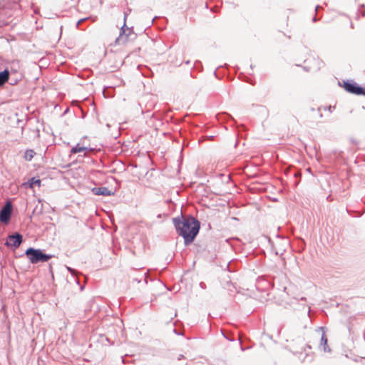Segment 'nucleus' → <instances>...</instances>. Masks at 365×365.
Here are the masks:
<instances>
[{"mask_svg": "<svg viewBox=\"0 0 365 365\" xmlns=\"http://www.w3.org/2000/svg\"><path fill=\"white\" fill-rule=\"evenodd\" d=\"M173 222L177 233L183 237L186 245L194 241L200 228V223L196 218L191 215L181 218L175 217Z\"/></svg>", "mask_w": 365, "mask_h": 365, "instance_id": "f257e3e1", "label": "nucleus"}, {"mask_svg": "<svg viewBox=\"0 0 365 365\" xmlns=\"http://www.w3.org/2000/svg\"><path fill=\"white\" fill-rule=\"evenodd\" d=\"M25 255L32 264L46 262L53 257L52 255L45 254L41 250L34 247L28 248L25 252Z\"/></svg>", "mask_w": 365, "mask_h": 365, "instance_id": "f03ea898", "label": "nucleus"}, {"mask_svg": "<svg viewBox=\"0 0 365 365\" xmlns=\"http://www.w3.org/2000/svg\"><path fill=\"white\" fill-rule=\"evenodd\" d=\"M126 18L127 14L125 13L124 24L120 28L118 37L115 41L116 45H124L130 39L132 36H135L133 29L126 26Z\"/></svg>", "mask_w": 365, "mask_h": 365, "instance_id": "7ed1b4c3", "label": "nucleus"}, {"mask_svg": "<svg viewBox=\"0 0 365 365\" xmlns=\"http://www.w3.org/2000/svg\"><path fill=\"white\" fill-rule=\"evenodd\" d=\"M344 89L350 93L358 96H365V88L359 86L356 83L353 81H344Z\"/></svg>", "mask_w": 365, "mask_h": 365, "instance_id": "20e7f679", "label": "nucleus"}, {"mask_svg": "<svg viewBox=\"0 0 365 365\" xmlns=\"http://www.w3.org/2000/svg\"><path fill=\"white\" fill-rule=\"evenodd\" d=\"M12 203L10 201L6 202L0 210V221L1 222L7 224L9 222L12 214Z\"/></svg>", "mask_w": 365, "mask_h": 365, "instance_id": "39448f33", "label": "nucleus"}, {"mask_svg": "<svg viewBox=\"0 0 365 365\" xmlns=\"http://www.w3.org/2000/svg\"><path fill=\"white\" fill-rule=\"evenodd\" d=\"M23 241V237L20 233L16 232L13 235H10L5 243V245L13 247L14 248H18Z\"/></svg>", "mask_w": 365, "mask_h": 365, "instance_id": "423d86ee", "label": "nucleus"}, {"mask_svg": "<svg viewBox=\"0 0 365 365\" xmlns=\"http://www.w3.org/2000/svg\"><path fill=\"white\" fill-rule=\"evenodd\" d=\"M319 330H321L322 331L319 347L322 349L324 352H331V349L327 345V337L326 336L324 328L322 327H319Z\"/></svg>", "mask_w": 365, "mask_h": 365, "instance_id": "0eeeda50", "label": "nucleus"}, {"mask_svg": "<svg viewBox=\"0 0 365 365\" xmlns=\"http://www.w3.org/2000/svg\"><path fill=\"white\" fill-rule=\"evenodd\" d=\"M92 192L96 195L111 196L114 192L106 187H96L92 189Z\"/></svg>", "mask_w": 365, "mask_h": 365, "instance_id": "6e6552de", "label": "nucleus"}, {"mask_svg": "<svg viewBox=\"0 0 365 365\" xmlns=\"http://www.w3.org/2000/svg\"><path fill=\"white\" fill-rule=\"evenodd\" d=\"M9 81V72L7 69L0 72V87Z\"/></svg>", "mask_w": 365, "mask_h": 365, "instance_id": "1a4fd4ad", "label": "nucleus"}, {"mask_svg": "<svg viewBox=\"0 0 365 365\" xmlns=\"http://www.w3.org/2000/svg\"><path fill=\"white\" fill-rule=\"evenodd\" d=\"M93 151V149L86 147V146H81L79 143H78L76 146L73 147L71 150V153H78L83 151Z\"/></svg>", "mask_w": 365, "mask_h": 365, "instance_id": "9d476101", "label": "nucleus"}, {"mask_svg": "<svg viewBox=\"0 0 365 365\" xmlns=\"http://www.w3.org/2000/svg\"><path fill=\"white\" fill-rule=\"evenodd\" d=\"M35 152L33 150H26L24 153V158L26 160L30 161L34 158Z\"/></svg>", "mask_w": 365, "mask_h": 365, "instance_id": "9b49d317", "label": "nucleus"}, {"mask_svg": "<svg viewBox=\"0 0 365 365\" xmlns=\"http://www.w3.org/2000/svg\"><path fill=\"white\" fill-rule=\"evenodd\" d=\"M34 185H37L38 186H40L41 185V180H38V179H36L34 178H32L30 180H29V187H33V186Z\"/></svg>", "mask_w": 365, "mask_h": 365, "instance_id": "f8f14e48", "label": "nucleus"}, {"mask_svg": "<svg viewBox=\"0 0 365 365\" xmlns=\"http://www.w3.org/2000/svg\"><path fill=\"white\" fill-rule=\"evenodd\" d=\"M146 273H144L143 274H142L141 277L139 279V278H133V280L138 282H140L142 279V278L144 277V279H145V282L147 283V280H146Z\"/></svg>", "mask_w": 365, "mask_h": 365, "instance_id": "ddd939ff", "label": "nucleus"}, {"mask_svg": "<svg viewBox=\"0 0 365 365\" xmlns=\"http://www.w3.org/2000/svg\"><path fill=\"white\" fill-rule=\"evenodd\" d=\"M67 269L72 274H73L75 273V270L71 268V267H67Z\"/></svg>", "mask_w": 365, "mask_h": 365, "instance_id": "4468645a", "label": "nucleus"}, {"mask_svg": "<svg viewBox=\"0 0 365 365\" xmlns=\"http://www.w3.org/2000/svg\"><path fill=\"white\" fill-rule=\"evenodd\" d=\"M87 19H80L78 22H77V26H79L82 22H83L84 21H86Z\"/></svg>", "mask_w": 365, "mask_h": 365, "instance_id": "2eb2a0df", "label": "nucleus"}, {"mask_svg": "<svg viewBox=\"0 0 365 365\" xmlns=\"http://www.w3.org/2000/svg\"><path fill=\"white\" fill-rule=\"evenodd\" d=\"M17 83V81L15 80H11V82H10V84L11 85H15L16 83Z\"/></svg>", "mask_w": 365, "mask_h": 365, "instance_id": "dca6fc26", "label": "nucleus"}, {"mask_svg": "<svg viewBox=\"0 0 365 365\" xmlns=\"http://www.w3.org/2000/svg\"><path fill=\"white\" fill-rule=\"evenodd\" d=\"M294 175L295 177H297L298 175H300V174L299 173H297V172Z\"/></svg>", "mask_w": 365, "mask_h": 365, "instance_id": "f3484780", "label": "nucleus"}, {"mask_svg": "<svg viewBox=\"0 0 365 365\" xmlns=\"http://www.w3.org/2000/svg\"><path fill=\"white\" fill-rule=\"evenodd\" d=\"M184 356L183 355H180L179 357H178V360H180L181 359H182Z\"/></svg>", "mask_w": 365, "mask_h": 365, "instance_id": "a211bd4d", "label": "nucleus"}, {"mask_svg": "<svg viewBox=\"0 0 365 365\" xmlns=\"http://www.w3.org/2000/svg\"><path fill=\"white\" fill-rule=\"evenodd\" d=\"M313 21H317V18L316 17L313 18Z\"/></svg>", "mask_w": 365, "mask_h": 365, "instance_id": "6ab92c4d", "label": "nucleus"}, {"mask_svg": "<svg viewBox=\"0 0 365 365\" xmlns=\"http://www.w3.org/2000/svg\"><path fill=\"white\" fill-rule=\"evenodd\" d=\"M319 8V6H316V11H317Z\"/></svg>", "mask_w": 365, "mask_h": 365, "instance_id": "aec40b11", "label": "nucleus"}]
</instances>
